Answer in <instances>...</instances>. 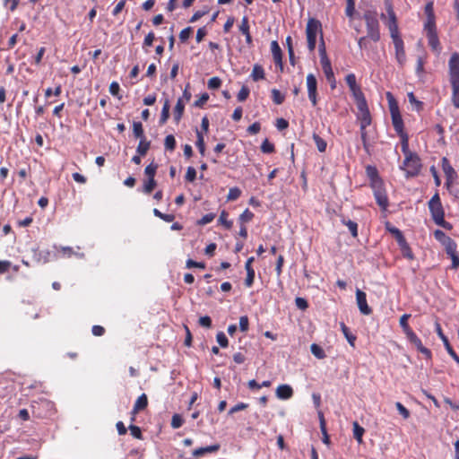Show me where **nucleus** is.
Here are the masks:
<instances>
[{
  "label": "nucleus",
  "instance_id": "052dcab7",
  "mask_svg": "<svg viewBox=\"0 0 459 459\" xmlns=\"http://www.w3.org/2000/svg\"><path fill=\"white\" fill-rule=\"evenodd\" d=\"M451 260H452V265H451V268L452 269H458L459 268V255H458V252L457 250L450 253L447 255Z\"/></svg>",
  "mask_w": 459,
  "mask_h": 459
},
{
  "label": "nucleus",
  "instance_id": "6ab92c4d",
  "mask_svg": "<svg viewBox=\"0 0 459 459\" xmlns=\"http://www.w3.org/2000/svg\"><path fill=\"white\" fill-rule=\"evenodd\" d=\"M271 51L275 65H278L281 70H282V51L276 40H273L271 42Z\"/></svg>",
  "mask_w": 459,
  "mask_h": 459
},
{
  "label": "nucleus",
  "instance_id": "603ef678",
  "mask_svg": "<svg viewBox=\"0 0 459 459\" xmlns=\"http://www.w3.org/2000/svg\"><path fill=\"white\" fill-rule=\"evenodd\" d=\"M128 429L130 430L131 435L134 438L139 439V440L143 439V436L142 430H141V429L138 426L134 425V424H130Z\"/></svg>",
  "mask_w": 459,
  "mask_h": 459
},
{
  "label": "nucleus",
  "instance_id": "1a4fd4ad",
  "mask_svg": "<svg viewBox=\"0 0 459 459\" xmlns=\"http://www.w3.org/2000/svg\"><path fill=\"white\" fill-rule=\"evenodd\" d=\"M308 99L313 107L317 105V80L313 74H308L306 78Z\"/></svg>",
  "mask_w": 459,
  "mask_h": 459
},
{
  "label": "nucleus",
  "instance_id": "ddd939ff",
  "mask_svg": "<svg viewBox=\"0 0 459 459\" xmlns=\"http://www.w3.org/2000/svg\"><path fill=\"white\" fill-rule=\"evenodd\" d=\"M441 167L446 178V185L449 186L454 183L457 178V173L450 164L449 160L446 157H443L441 160Z\"/></svg>",
  "mask_w": 459,
  "mask_h": 459
},
{
  "label": "nucleus",
  "instance_id": "aec40b11",
  "mask_svg": "<svg viewBox=\"0 0 459 459\" xmlns=\"http://www.w3.org/2000/svg\"><path fill=\"white\" fill-rule=\"evenodd\" d=\"M221 446L219 444H214L211 446H207L204 447H199L195 449L192 452V455L195 458L198 459L200 457L204 456L207 454L216 453L220 450Z\"/></svg>",
  "mask_w": 459,
  "mask_h": 459
},
{
  "label": "nucleus",
  "instance_id": "8fccbe9b",
  "mask_svg": "<svg viewBox=\"0 0 459 459\" xmlns=\"http://www.w3.org/2000/svg\"><path fill=\"white\" fill-rule=\"evenodd\" d=\"M408 100H409L410 103L414 106V108L417 111H420L423 109V102L418 100L416 99L415 95L413 94V92L408 93Z\"/></svg>",
  "mask_w": 459,
  "mask_h": 459
},
{
  "label": "nucleus",
  "instance_id": "680f3d73",
  "mask_svg": "<svg viewBox=\"0 0 459 459\" xmlns=\"http://www.w3.org/2000/svg\"><path fill=\"white\" fill-rule=\"evenodd\" d=\"M184 423V420L179 414H174L171 419V427L173 429L180 428Z\"/></svg>",
  "mask_w": 459,
  "mask_h": 459
},
{
  "label": "nucleus",
  "instance_id": "423d86ee",
  "mask_svg": "<svg viewBox=\"0 0 459 459\" xmlns=\"http://www.w3.org/2000/svg\"><path fill=\"white\" fill-rule=\"evenodd\" d=\"M318 33H320L321 37H323L321 22L315 18L308 19L307 27H306V36H307V48L310 52L315 51L316 44V36Z\"/></svg>",
  "mask_w": 459,
  "mask_h": 459
},
{
  "label": "nucleus",
  "instance_id": "9d476101",
  "mask_svg": "<svg viewBox=\"0 0 459 459\" xmlns=\"http://www.w3.org/2000/svg\"><path fill=\"white\" fill-rule=\"evenodd\" d=\"M394 49H395V58L400 66H403L406 62V54L404 49V42L401 37V35L392 36L391 37Z\"/></svg>",
  "mask_w": 459,
  "mask_h": 459
},
{
  "label": "nucleus",
  "instance_id": "9b49d317",
  "mask_svg": "<svg viewBox=\"0 0 459 459\" xmlns=\"http://www.w3.org/2000/svg\"><path fill=\"white\" fill-rule=\"evenodd\" d=\"M405 335L408 341L416 347L419 352L423 354L426 359H431V351L422 344L421 340L417 336V334L413 331L407 333Z\"/></svg>",
  "mask_w": 459,
  "mask_h": 459
},
{
  "label": "nucleus",
  "instance_id": "412c9836",
  "mask_svg": "<svg viewBox=\"0 0 459 459\" xmlns=\"http://www.w3.org/2000/svg\"><path fill=\"white\" fill-rule=\"evenodd\" d=\"M148 406V397L145 394H142L134 402L130 414H137L138 412L145 410Z\"/></svg>",
  "mask_w": 459,
  "mask_h": 459
},
{
  "label": "nucleus",
  "instance_id": "5701e85b",
  "mask_svg": "<svg viewBox=\"0 0 459 459\" xmlns=\"http://www.w3.org/2000/svg\"><path fill=\"white\" fill-rule=\"evenodd\" d=\"M350 91L354 98L356 106L359 105L361 103L367 102L365 95L359 84L357 86H355V88H351Z\"/></svg>",
  "mask_w": 459,
  "mask_h": 459
},
{
  "label": "nucleus",
  "instance_id": "69168bd1",
  "mask_svg": "<svg viewBox=\"0 0 459 459\" xmlns=\"http://www.w3.org/2000/svg\"><path fill=\"white\" fill-rule=\"evenodd\" d=\"M193 30L191 27L183 29L179 33V39L181 42H186L191 36Z\"/></svg>",
  "mask_w": 459,
  "mask_h": 459
},
{
  "label": "nucleus",
  "instance_id": "7ed1b4c3",
  "mask_svg": "<svg viewBox=\"0 0 459 459\" xmlns=\"http://www.w3.org/2000/svg\"><path fill=\"white\" fill-rule=\"evenodd\" d=\"M384 4L385 8V13H382L380 14V19L383 21L385 25L387 27L390 37L400 35L399 26H398V19L396 13L394 9L393 1L392 0H384Z\"/></svg>",
  "mask_w": 459,
  "mask_h": 459
},
{
  "label": "nucleus",
  "instance_id": "3c124183",
  "mask_svg": "<svg viewBox=\"0 0 459 459\" xmlns=\"http://www.w3.org/2000/svg\"><path fill=\"white\" fill-rule=\"evenodd\" d=\"M424 30H426L427 33L437 32L436 18H427L425 24H424Z\"/></svg>",
  "mask_w": 459,
  "mask_h": 459
},
{
  "label": "nucleus",
  "instance_id": "09e8293b",
  "mask_svg": "<svg viewBox=\"0 0 459 459\" xmlns=\"http://www.w3.org/2000/svg\"><path fill=\"white\" fill-rule=\"evenodd\" d=\"M253 218H254V213L249 209H246L239 215L238 221H239L240 224H245L247 222L251 221L253 220Z\"/></svg>",
  "mask_w": 459,
  "mask_h": 459
},
{
  "label": "nucleus",
  "instance_id": "c85d7f7f",
  "mask_svg": "<svg viewBox=\"0 0 459 459\" xmlns=\"http://www.w3.org/2000/svg\"><path fill=\"white\" fill-rule=\"evenodd\" d=\"M150 148L151 141H148L147 138L142 139L139 141L138 146L136 148V152L141 156H145Z\"/></svg>",
  "mask_w": 459,
  "mask_h": 459
},
{
  "label": "nucleus",
  "instance_id": "c03bdc74",
  "mask_svg": "<svg viewBox=\"0 0 459 459\" xmlns=\"http://www.w3.org/2000/svg\"><path fill=\"white\" fill-rule=\"evenodd\" d=\"M164 147L167 151L173 152L176 148V139L174 135L168 134L164 140Z\"/></svg>",
  "mask_w": 459,
  "mask_h": 459
},
{
  "label": "nucleus",
  "instance_id": "6e6552de",
  "mask_svg": "<svg viewBox=\"0 0 459 459\" xmlns=\"http://www.w3.org/2000/svg\"><path fill=\"white\" fill-rule=\"evenodd\" d=\"M429 209L431 214V218L435 222L441 217H445V211L439 197V194L436 193L431 199L429 201Z\"/></svg>",
  "mask_w": 459,
  "mask_h": 459
},
{
  "label": "nucleus",
  "instance_id": "c756f323",
  "mask_svg": "<svg viewBox=\"0 0 459 459\" xmlns=\"http://www.w3.org/2000/svg\"><path fill=\"white\" fill-rule=\"evenodd\" d=\"M251 78L255 82L264 79V70L262 65L255 64L253 66V70L251 73Z\"/></svg>",
  "mask_w": 459,
  "mask_h": 459
},
{
  "label": "nucleus",
  "instance_id": "f8f14e48",
  "mask_svg": "<svg viewBox=\"0 0 459 459\" xmlns=\"http://www.w3.org/2000/svg\"><path fill=\"white\" fill-rule=\"evenodd\" d=\"M358 114L357 119L359 121V126H369L372 122L371 114L368 106V102L357 105Z\"/></svg>",
  "mask_w": 459,
  "mask_h": 459
},
{
  "label": "nucleus",
  "instance_id": "a19ab883",
  "mask_svg": "<svg viewBox=\"0 0 459 459\" xmlns=\"http://www.w3.org/2000/svg\"><path fill=\"white\" fill-rule=\"evenodd\" d=\"M411 317V315L410 314H403L401 317H400V320H399V324H400V326L402 327L404 334H406L407 333L412 331V329L411 328V326L409 325L408 324V319Z\"/></svg>",
  "mask_w": 459,
  "mask_h": 459
},
{
  "label": "nucleus",
  "instance_id": "338daca9",
  "mask_svg": "<svg viewBox=\"0 0 459 459\" xmlns=\"http://www.w3.org/2000/svg\"><path fill=\"white\" fill-rule=\"evenodd\" d=\"M215 214L211 212V213H207V214H204L199 221H198V224L199 225H206L208 223H211L214 218H215Z\"/></svg>",
  "mask_w": 459,
  "mask_h": 459
},
{
  "label": "nucleus",
  "instance_id": "5fc2aeb1",
  "mask_svg": "<svg viewBox=\"0 0 459 459\" xmlns=\"http://www.w3.org/2000/svg\"><path fill=\"white\" fill-rule=\"evenodd\" d=\"M221 80L219 77L214 76L209 79L207 86L210 90H217L221 86Z\"/></svg>",
  "mask_w": 459,
  "mask_h": 459
},
{
  "label": "nucleus",
  "instance_id": "f257e3e1",
  "mask_svg": "<svg viewBox=\"0 0 459 459\" xmlns=\"http://www.w3.org/2000/svg\"><path fill=\"white\" fill-rule=\"evenodd\" d=\"M448 67L449 81L452 87V102L456 108H459V54L457 52L451 55Z\"/></svg>",
  "mask_w": 459,
  "mask_h": 459
},
{
  "label": "nucleus",
  "instance_id": "e433bc0d",
  "mask_svg": "<svg viewBox=\"0 0 459 459\" xmlns=\"http://www.w3.org/2000/svg\"><path fill=\"white\" fill-rule=\"evenodd\" d=\"M271 95L273 102L276 105H281L285 100V95L275 88L271 91Z\"/></svg>",
  "mask_w": 459,
  "mask_h": 459
},
{
  "label": "nucleus",
  "instance_id": "de8ad7c7",
  "mask_svg": "<svg viewBox=\"0 0 459 459\" xmlns=\"http://www.w3.org/2000/svg\"><path fill=\"white\" fill-rule=\"evenodd\" d=\"M157 169H158V164L154 163L152 161L148 166H146V168L144 169V174L147 176L148 178H154L155 175H156Z\"/></svg>",
  "mask_w": 459,
  "mask_h": 459
},
{
  "label": "nucleus",
  "instance_id": "20e7f679",
  "mask_svg": "<svg viewBox=\"0 0 459 459\" xmlns=\"http://www.w3.org/2000/svg\"><path fill=\"white\" fill-rule=\"evenodd\" d=\"M386 99L388 100V107L391 114L392 118V124L394 126V131L397 133V134H402L406 133L404 131V124L402 117V115L400 113L398 102L393 96L391 92H386Z\"/></svg>",
  "mask_w": 459,
  "mask_h": 459
},
{
  "label": "nucleus",
  "instance_id": "72a5a7b5",
  "mask_svg": "<svg viewBox=\"0 0 459 459\" xmlns=\"http://www.w3.org/2000/svg\"><path fill=\"white\" fill-rule=\"evenodd\" d=\"M399 247L402 251V254L404 257L412 260L414 258L413 253L411 251V248L410 247L408 242L404 240L403 242L400 243Z\"/></svg>",
  "mask_w": 459,
  "mask_h": 459
},
{
  "label": "nucleus",
  "instance_id": "2f4dec72",
  "mask_svg": "<svg viewBox=\"0 0 459 459\" xmlns=\"http://www.w3.org/2000/svg\"><path fill=\"white\" fill-rule=\"evenodd\" d=\"M169 108H170L169 100L168 99H166L164 101L162 109H161L160 124L163 125L168 121V119L169 117Z\"/></svg>",
  "mask_w": 459,
  "mask_h": 459
},
{
  "label": "nucleus",
  "instance_id": "37998d69",
  "mask_svg": "<svg viewBox=\"0 0 459 459\" xmlns=\"http://www.w3.org/2000/svg\"><path fill=\"white\" fill-rule=\"evenodd\" d=\"M156 186H157V182H156L155 178H148V180L145 181L143 184V192L144 194L149 195L154 190Z\"/></svg>",
  "mask_w": 459,
  "mask_h": 459
},
{
  "label": "nucleus",
  "instance_id": "f03ea898",
  "mask_svg": "<svg viewBox=\"0 0 459 459\" xmlns=\"http://www.w3.org/2000/svg\"><path fill=\"white\" fill-rule=\"evenodd\" d=\"M362 19L365 22L367 34L371 37L373 42H378L381 39V34L377 11L373 9L364 11Z\"/></svg>",
  "mask_w": 459,
  "mask_h": 459
},
{
  "label": "nucleus",
  "instance_id": "6e6d98bb",
  "mask_svg": "<svg viewBox=\"0 0 459 459\" xmlns=\"http://www.w3.org/2000/svg\"><path fill=\"white\" fill-rule=\"evenodd\" d=\"M241 195V190L238 187H231L229 190L227 199L229 201L237 200Z\"/></svg>",
  "mask_w": 459,
  "mask_h": 459
},
{
  "label": "nucleus",
  "instance_id": "4468645a",
  "mask_svg": "<svg viewBox=\"0 0 459 459\" xmlns=\"http://www.w3.org/2000/svg\"><path fill=\"white\" fill-rule=\"evenodd\" d=\"M435 328H436V332H437V335L442 340L444 346H445L446 351L448 352V354L459 364V356L456 354V352L454 351V349L450 345L448 338L444 334L441 325L438 322H436Z\"/></svg>",
  "mask_w": 459,
  "mask_h": 459
},
{
  "label": "nucleus",
  "instance_id": "f3484780",
  "mask_svg": "<svg viewBox=\"0 0 459 459\" xmlns=\"http://www.w3.org/2000/svg\"><path fill=\"white\" fill-rule=\"evenodd\" d=\"M238 30L242 35L245 36L246 44L248 47H252L253 46V38H252V35L250 32V25H249V21H248L247 16L245 15L241 19V22L238 25Z\"/></svg>",
  "mask_w": 459,
  "mask_h": 459
},
{
  "label": "nucleus",
  "instance_id": "7c9ffc66",
  "mask_svg": "<svg viewBox=\"0 0 459 459\" xmlns=\"http://www.w3.org/2000/svg\"><path fill=\"white\" fill-rule=\"evenodd\" d=\"M427 38H428V42H429V47L435 51L438 50L439 49V39L437 37V32H429V33H427Z\"/></svg>",
  "mask_w": 459,
  "mask_h": 459
},
{
  "label": "nucleus",
  "instance_id": "a18cd8bd",
  "mask_svg": "<svg viewBox=\"0 0 459 459\" xmlns=\"http://www.w3.org/2000/svg\"><path fill=\"white\" fill-rule=\"evenodd\" d=\"M388 230L394 236L398 245L406 240L403 232L398 228L391 227L388 228Z\"/></svg>",
  "mask_w": 459,
  "mask_h": 459
},
{
  "label": "nucleus",
  "instance_id": "393cba45",
  "mask_svg": "<svg viewBox=\"0 0 459 459\" xmlns=\"http://www.w3.org/2000/svg\"><path fill=\"white\" fill-rule=\"evenodd\" d=\"M323 72L327 81L333 82L334 74L332 68L331 61L329 58H325L324 63H321Z\"/></svg>",
  "mask_w": 459,
  "mask_h": 459
},
{
  "label": "nucleus",
  "instance_id": "f704fd0d",
  "mask_svg": "<svg viewBox=\"0 0 459 459\" xmlns=\"http://www.w3.org/2000/svg\"><path fill=\"white\" fill-rule=\"evenodd\" d=\"M133 134L135 138H139L140 140L145 139L143 127L141 122L134 121L133 123Z\"/></svg>",
  "mask_w": 459,
  "mask_h": 459
},
{
  "label": "nucleus",
  "instance_id": "a211bd4d",
  "mask_svg": "<svg viewBox=\"0 0 459 459\" xmlns=\"http://www.w3.org/2000/svg\"><path fill=\"white\" fill-rule=\"evenodd\" d=\"M366 174L370 180V186H383L384 182L382 178L379 177L378 170L375 166L368 165L366 167Z\"/></svg>",
  "mask_w": 459,
  "mask_h": 459
},
{
  "label": "nucleus",
  "instance_id": "b1692460",
  "mask_svg": "<svg viewBox=\"0 0 459 459\" xmlns=\"http://www.w3.org/2000/svg\"><path fill=\"white\" fill-rule=\"evenodd\" d=\"M185 110V101L183 98H179L174 108V119L177 123L180 121Z\"/></svg>",
  "mask_w": 459,
  "mask_h": 459
},
{
  "label": "nucleus",
  "instance_id": "4d7b16f0",
  "mask_svg": "<svg viewBox=\"0 0 459 459\" xmlns=\"http://www.w3.org/2000/svg\"><path fill=\"white\" fill-rule=\"evenodd\" d=\"M216 340L221 347L227 348L229 345V340L223 332H219L216 334Z\"/></svg>",
  "mask_w": 459,
  "mask_h": 459
},
{
  "label": "nucleus",
  "instance_id": "2eb2a0df",
  "mask_svg": "<svg viewBox=\"0 0 459 459\" xmlns=\"http://www.w3.org/2000/svg\"><path fill=\"white\" fill-rule=\"evenodd\" d=\"M356 300L361 314L368 316L372 313V308L367 303V295L364 291L359 289L356 290Z\"/></svg>",
  "mask_w": 459,
  "mask_h": 459
},
{
  "label": "nucleus",
  "instance_id": "cd10ccee",
  "mask_svg": "<svg viewBox=\"0 0 459 459\" xmlns=\"http://www.w3.org/2000/svg\"><path fill=\"white\" fill-rule=\"evenodd\" d=\"M352 431L353 437L357 440L359 444L363 443V435L365 433V429L361 427L357 421L352 423Z\"/></svg>",
  "mask_w": 459,
  "mask_h": 459
},
{
  "label": "nucleus",
  "instance_id": "864d4df0",
  "mask_svg": "<svg viewBox=\"0 0 459 459\" xmlns=\"http://www.w3.org/2000/svg\"><path fill=\"white\" fill-rule=\"evenodd\" d=\"M261 151L264 153H273L275 151L273 143H270L268 139L264 140L261 144Z\"/></svg>",
  "mask_w": 459,
  "mask_h": 459
},
{
  "label": "nucleus",
  "instance_id": "bb28decb",
  "mask_svg": "<svg viewBox=\"0 0 459 459\" xmlns=\"http://www.w3.org/2000/svg\"><path fill=\"white\" fill-rule=\"evenodd\" d=\"M401 138V145H402V152L404 155V157L411 156V154L415 153L414 152H411L409 149V136L407 133L398 134Z\"/></svg>",
  "mask_w": 459,
  "mask_h": 459
},
{
  "label": "nucleus",
  "instance_id": "ea45409f",
  "mask_svg": "<svg viewBox=\"0 0 459 459\" xmlns=\"http://www.w3.org/2000/svg\"><path fill=\"white\" fill-rule=\"evenodd\" d=\"M342 222L348 227L352 237H358V224L355 221L342 218Z\"/></svg>",
  "mask_w": 459,
  "mask_h": 459
},
{
  "label": "nucleus",
  "instance_id": "0eeeda50",
  "mask_svg": "<svg viewBox=\"0 0 459 459\" xmlns=\"http://www.w3.org/2000/svg\"><path fill=\"white\" fill-rule=\"evenodd\" d=\"M434 238L442 245L446 255L457 250L456 242L441 230L434 231Z\"/></svg>",
  "mask_w": 459,
  "mask_h": 459
},
{
  "label": "nucleus",
  "instance_id": "bf43d9fd",
  "mask_svg": "<svg viewBox=\"0 0 459 459\" xmlns=\"http://www.w3.org/2000/svg\"><path fill=\"white\" fill-rule=\"evenodd\" d=\"M239 329L241 332L246 333L249 329V319L247 316H242L239 318Z\"/></svg>",
  "mask_w": 459,
  "mask_h": 459
},
{
  "label": "nucleus",
  "instance_id": "4be33fe9",
  "mask_svg": "<svg viewBox=\"0 0 459 459\" xmlns=\"http://www.w3.org/2000/svg\"><path fill=\"white\" fill-rule=\"evenodd\" d=\"M276 395L279 399L287 400L293 395V390L289 385H281L276 389Z\"/></svg>",
  "mask_w": 459,
  "mask_h": 459
},
{
  "label": "nucleus",
  "instance_id": "e2e57ef3",
  "mask_svg": "<svg viewBox=\"0 0 459 459\" xmlns=\"http://www.w3.org/2000/svg\"><path fill=\"white\" fill-rule=\"evenodd\" d=\"M255 270H248L247 271V277L245 279V285L247 288H250L255 281Z\"/></svg>",
  "mask_w": 459,
  "mask_h": 459
},
{
  "label": "nucleus",
  "instance_id": "58836bf2",
  "mask_svg": "<svg viewBox=\"0 0 459 459\" xmlns=\"http://www.w3.org/2000/svg\"><path fill=\"white\" fill-rule=\"evenodd\" d=\"M313 140L316 143L318 152H325L327 147L326 142L317 134H313Z\"/></svg>",
  "mask_w": 459,
  "mask_h": 459
},
{
  "label": "nucleus",
  "instance_id": "473e14b6",
  "mask_svg": "<svg viewBox=\"0 0 459 459\" xmlns=\"http://www.w3.org/2000/svg\"><path fill=\"white\" fill-rule=\"evenodd\" d=\"M196 143L195 145L199 150V152L202 156H204L205 154V143H204V138L203 135V133L196 129Z\"/></svg>",
  "mask_w": 459,
  "mask_h": 459
},
{
  "label": "nucleus",
  "instance_id": "79ce46f5",
  "mask_svg": "<svg viewBox=\"0 0 459 459\" xmlns=\"http://www.w3.org/2000/svg\"><path fill=\"white\" fill-rule=\"evenodd\" d=\"M310 351L312 354L319 359H325L326 357L325 351L316 343L311 344Z\"/></svg>",
  "mask_w": 459,
  "mask_h": 459
},
{
  "label": "nucleus",
  "instance_id": "13d9d810",
  "mask_svg": "<svg viewBox=\"0 0 459 459\" xmlns=\"http://www.w3.org/2000/svg\"><path fill=\"white\" fill-rule=\"evenodd\" d=\"M249 93V88L246 85H243L238 93V100L241 102L245 101L248 98Z\"/></svg>",
  "mask_w": 459,
  "mask_h": 459
},
{
  "label": "nucleus",
  "instance_id": "a878e982",
  "mask_svg": "<svg viewBox=\"0 0 459 459\" xmlns=\"http://www.w3.org/2000/svg\"><path fill=\"white\" fill-rule=\"evenodd\" d=\"M340 327L350 345L351 347H355V341L357 339L356 335L351 333L350 328L343 322L340 323Z\"/></svg>",
  "mask_w": 459,
  "mask_h": 459
},
{
  "label": "nucleus",
  "instance_id": "49530a36",
  "mask_svg": "<svg viewBox=\"0 0 459 459\" xmlns=\"http://www.w3.org/2000/svg\"><path fill=\"white\" fill-rule=\"evenodd\" d=\"M228 216L229 213L225 210L221 211L219 217V222L222 224L227 230H230L231 229L233 222L228 220Z\"/></svg>",
  "mask_w": 459,
  "mask_h": 459
},
{
  "label": "nucleus",
  "instance_id": "774afa93",
  "mask_svg": "<svg viewBox=\"0 0 459 459\" xmlns=\"http://www.w3.org/2000/svg\"><path fill=\"white\" fill-rule=\"evenodd\" d=\"M425 14L427 18H436L434 13V4L433 2H428L424 8Z\"/></svg>",
  "mask_w": 459,
  "mask_h": 459
},
{
  "label": "nucleus",
  "instance_id": "4c0bfd02",
  "mask_svg": "<svg viewBox=\"0 0 459 459\" xmlns=\"http://www.w3.org/2000/svg\"><path fill=\"white\" fill-rule=\"evenodd\" d=\"M370 41H372L371 37L369 35H366L363 37L359 38L358 39V45L360 49L368 50L372 48V46L370 44Z\"/></svg>",
  "mask_w": 459,
  "mask_h": 459
},
{
  "label": "nucleus",
  "instance_id": "c9c22d12",
  "mask_svg": "<svg viewBox=\"0 0 459 459\" xmlns=\"http://www.w3.org/2000/svg\"><path fill=\"white\" fill-rule=\"evenodd\" d=\"M367 127L359 126V133H360V138L363 144V148L367 153H369V143H368V133H367Z\"/></svg>",
  "mask_w": 459,
  "mask_h": 459
},
{
  "label": "nucleus",
  "instance_id": "dca6fc26",
  "mask_svg": "<svg viewBox=\"0 0 459 459\" xmlns=\"http://www.w3.org/2000/svg\"><path fill=\"white\" fill-rule=\"evenodd\" d=\"M377 204L384 210L388 206V198L383 186L372 187Z\"/></svg>",
  "mask_w": 459,
  "mask_h": 459
},
{
  "label": "nucleus",
  "instance_id": "39448f33",
  "mask_svg": "<svg viewBox=\"0 0 459 459\" xmlns=\"http://www.w3.org/2000/svg\"><path fill=\"white\" fill-rule=\"evenodd\" d=\"M421 169V159L416 152L411 156L404 157V160L400 166V169L404 171L405 177L407 178L419 176Z\"/></svg>",
  "mask_w": 459,
  "mask_h": 459
},
{
  "label": "nucleus",
  "instance_id": "0e129e2a",
  "mask_svg": "<svg viewBox=\"0 0 459 459\" xmlns=\"http://www.w3.org/2000/svg\"><path fill=\"white\" fill-rule=\"evenodd\" d=\"M395 407L398 412L403 416V419H408L410 417V411L407 408H405L400 402L395 403Z\"/></svg>",
  "mask_w": 459,
  "mask_h": 459
}]
</instances>
